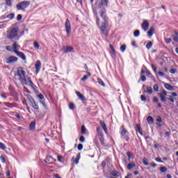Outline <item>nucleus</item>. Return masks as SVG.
I'll list each match as a JSON object with an SVG mask.
<instances>
[{
	"label": "nucleus",
	"instance_id": "obj_1",
	"mask_svg": "<svg viewBox=\"0 0 178 178\" xmlns=\"http://www.w3.org/2000/svg\"><path fill=\"white\" fill-rule=\"evenodd\" d=\"M100 17H102V20L99 19L98 17V13L95 12V16L96 17V23L98 27H99L102 34L104 35H108V26H109V23L108 22V17L106 16V9L103 8L102 10L99 11ZM101 24L99 26V23Z\"/></svg>",
	"mask_w": 178,
	"mask_h": 178
},
{
	"label": "nucleus",
	"instance_id": "obj_2",
	"mask_svg": "<svg viewBox=\"0 0 178 178\" xmlns=\"http://www.w3.org/2000/svg\"><path fill=\"white\" fill-rule=\"evenodd\" d=\"M7 38L8 40H19V28L12 26L7 31Z\"/></svg>",
	"mask_w": 178,
	"mask_h": 178
},
{
	"label": "nucleus",
	"instance_id": "obj_3",
	"mask_svg": "<svg viewBox=\"0 0 178 178\" xmlns=\"http://www.w3.org/2000/svg\"><path fill=\"white\" fill-rule=\"evenodd\" d=\"M17 76L19 77V80L22 84H25V86L29 85V81L26 79V71L22 67L18 68Z\"/></svg>",
	"mask_w": 178,
	"mask_h": 178
},
{
	"label": "nucleus",
	"instance_id": "obj_4",
	"mask_svg": "<svg viewBox=\"0 0 178 178\" xmlns=\"http://www.w3.org/2000/svg\"><path fill=\"white\" fill-rule=\"evenodd\" d=\"M31 2L29 1H24L17 4V10H22L24 12L29 6H30Z\"/></svg>",
	"mask_w": 178,
	"mask_h": 178
},
{
	"label": "nucleus",
	"instance_id": "obj_5",
	"mask_svg": "<svg viewBox=\"0 0 178 178\" xmlns=\"http://www.w3.org/2000/svg\"><path fill=\"white\" fill-rule=\"evenodd\" d=\"M121 129V138L122 140H125V141H129V140H130V137H129V135H127L129 134V131L124 128V125H122Z\"/></svg>",
	"mask_w": 178,
	"mask_h": 178
},
{
	"label": "nucleus",
	"instance_id": "obj_6",
	"mask_svg": "<svg viewBox=\"0 0 178 178\" xmlns=\"http://www.w3.org/2000/svg\"><path fill=\"white\" fill-rule=\"evenodd\" d=\"M65 28L67 33V37H70V33H72V24H70L69 19H66Z\"/></svg>",
	"mask_w": 178,
	"mask_h": 178
},
{
	"label": "nucleus",
	"instance_id": "obj_7",
	"mask_svg": "<svg viewBox=\"0 0 178 178\" xmlns=\"http://www.w3.org/2000/svg\"><path fill=\"white\" fill-rule=\"evenodd\" d=\"M158 95L162 102H166V95H168L166 90H163L161 92H159Z\"/></svg>",
	"mask_w": 178,
	"mask_h": 178
},
{
	"label": "nucleus",
	"instance_id": "obj_8",
	"mask_svg": "<svg viewBox=\"0 0 178 178\" xmlns=\"http://www.w3.org/2000/svg\"><path fill=\"white\" fill-rule=\"evenodd\" d=\"M29 99L31 102L32 108L38 111V109H40V106H38V104L35 102V100H34V99H33V97H29Z\"/></svg>",
	"mask_w": 178,
	"mask_h": 178
},
{
	"label": "nucleus",
	"instance_id": "obj_9",
	"mask_svg": "<svg viewBox=\"0 0 178 178\" xmlns=\"http://www.w3.org/2000/svg\"><path fill=\"white\" fill-rule=\"evenodd\" d=\"M17 57L12 56L6 58V63L8 64L14 63V62H17Z\"/></svg>",
	"mask_w": 178,
	"mask_h": 178
},
{
	"label": "nucleus",
	"instance_id": "obj_10",
	"mask_svg": "<svg viewBox=\"0 0 178 178\" xmlns=\"http://www.w3.org/2000/svg\"><path fill=\"white\" fill-rule=\"evenodd\" d=\"M62 51L64 54H67V52H73V47H66L63 46L62 48Z\"/></svg>",
	"mask_w": 178,
	"mask_h": 178
},
{
	"label": "nucleus",
	"instance_id": "obj_11",
	"mask_svg": "<svg viewBox=\"0 0 178 178\" xmlns=\"http://www.w3.org/2000/svg\"><path fill=\"white\" fill-rule=\"evenodd\" d=\"M141 27L143 30H144V31H147V30H148V28L149 27V22H148L147 20H145L141 24Z\"/></svg>",
	"mask_w": 178,
	"mask_h": 178
},
{
	"label": "nucleus",
	"instance_id": "obj_12",
	"mask_svg": "<svg viewBox=\"0 0 178 178\" xmlns=\"http://www.w3.org/2000/svg\"><path fill=\"white\" fill-rule=\"evenodd\" d=\"M19 49H20V45L17 44V42H14L13 44V50L15 54L19 51Z\"/></svg>",
	"mask_w": 178,
	"mask_h": 178
},
{
	"label": "nucleus",
	"instance_id": "obj_13",
	"mask_svg": "<svg viewBox=\"0 0 178 178\" xmlns=\"http://www.w3.org/2000/svg\"><path fill=\"white\" fill-rule=\"evenodd\" d=\"M45 163H47L48 165H52L54 163V159L51 156H47L46 159L44 160Z\"/></svg>",
	"mask_w": 178,
	"mask_h": 178
},
{
	"label": "nucleus",
	"instance_id": "obj_14",
	"mask_svg": "<svg viewBox=\"0 0 178 178\" xmlns=\"http://www.w3.org/2000/svg\"><path fill=\"white\" fill-rule=\"evenodd\" d=\"M99 123L103 130H104V132L106 133V134H108V127H106V124H105V122L103 120H100Z\"/></svg>",
	"mask_w": 178,
	"mask_h": 178
},
{
	"label": "nucleus",
	"instance_id": "obj_15",
	"mask_svg": "<svg viewBox=\"0 0 178 178\" xmlns=\"http://www.w3.org/2000/svg\"><path fill=\"white\" fill-rule=\"evenodd\" d=\"M35 66L36 69V74H38V73H40V70H41V61L37 60Z\"/></svg>",
	"mask_w": 178,
	"mask_h": 178
},
{
	"label": "nucleus",
	"instance_id": "obj_16",
	"mask_svg": "<svg viewBox=\"0 0 178 178\" xmlns=\"http://www.w3.org/2000/svg\"><path fill=\"white\" fill-rule=\"evenodd\" d=\"M15 54H16L17 56L22 58V60H26V55H24V53H23L22 51H18Z\"/></svg>",
	"mask_w": 178,
	"mask_h": 178
},
{
	"label": "nucleus",
	"instance_id": "obj_17",
	"mask_svg": "<svg viewBox=\"0 0 178 178\" xmlns=\"http://www.w3.org/2000/svg\"><path fill=\"white\" fill-rule=\"evenodd\" d=\"M164 87L168 90V91H173L175 88H173V86L169 83H164Z\"/></svg>",
	"mask_w": 178,
	"mask_h": 178
},
{
	"label": "nucleus",
	"instance_id": "obj_18",
	"mask_svg": "<svg viewBox=\"0 0 178 178\" xmlns=\"http://www.w3.org/2000/svg\"><path fill=\"white\" fill-rule=\"evenodd\" d=\"M76 94L77 97H79V99H81V101H83V102H84L86 101V97H84V95L81 94L80 92L76 91Z\"/></svg>",
	"mask_w": 178,
	"mask_h": 178
},
{
	"label": "nucleus",
	"instance_id": "obj_19",
	"mask_svg": "<svg viewBox=\"0 0 178 178\" xmlns=\"http://www.w3.org/2000/svg\"><path fill=\"white\" fill-rule=\"evenodd\" d=\"M136 133L140 134V136H143V130H141V126L138 124H136Z\"/></svg>",
	"mask_w": 178,
	"mask_h": 178
},
{
	"label": "nucleus",
	"instance_id": "obj_20",
	"mask_svg": "<svg viewBox=\"0 0 178 178\" xmlns=\"http://www.w3.org/2000/svg\"><path fill=\"white\" fill-rule=\"evenodd\" d=\"M155 33V28L152 26L149 30L147 31V35L149 37H152V35Z\"/></svg>",
	"mask_w": 178,
	"mask_h": 178
},
{
	"label": "nucleus",
	"instance_id": "obj_21",
	"mask_svg": "<svg viewBox=\"0 0 178 178\" xmlns=\"http://www.w3.org/2000/svg\"><path fill=\"white\" fill-rule=\"evenodd\" d=\"M87 75H84V76L83 78H81V81H86V80H87L88 79V77H91V73L86 72Z\"/></svg>",
	"mask_w": 178,
	"mask_h": 178
},
{
	"label": "nucleus",
	"instance_id": "obj_22",
	"mask_svg": "<svg viewBox=\"0 0 178 178\" xmlns=\"http://www.w3.org/2000/svg\"><path fill=\"white\" fill-rule=\"evenodd\" d=\"M133 168H136V163H129L127 165L128 170H131V169H133Z\"/></svg>",
	"mask_w": 178,
	"mask_h": 178
},
{
	"label": "nucleus",
	"instance_id": "obj_23",
	"mask_svg": "<svg viewBox=\"0 0 178 178\" xmlns=\"http://www.w3.org/2000/svg\"><path fill=\"white\" fill-rule=\"evenodd\" d=\"M97 83L102 87H106L105 83H104V81L100 78H97Z\"/></svg>",
	"mask_w": 178,
	"mask_h": 178
},
{
	"label": "nucleus",
	"instance_id": "obj_24",
	"mask_svg": "<svg viewBox=\"0 0 178 178\" xmlns=\"http://www.w3.org/2000/svg\"><path fill=\"white\" fill-rule=\"evenodd\" d=\"M28 84L32 88H34V83H33V81H31V78L27 79Z\"/></svg>",
	"mask_w": 178,
	"mask_h": 178
},
{
	"label": "nucleus",
	"instance_id": "obj_25",
	"mask_svg": "<svg viewBox=\"0 0 178 178\" xmlns=\"http://www.w3.org/2000/svg\"><path fill=\"white\" fill-rule=\"evenodd\" d=\"M111 175H112V176H114L115 177H119V176H120L119 172L118 170L111 172Z\"/></svg>",
	"mask_w": 178,
	"mask_h": 178
},
{
	"label": "nucleus",
	"instance_id": "obj_26",
	"mask_svg": "<svg viewBox=\"0 0 178 178\" xmlns=\"http://www.w3.org/2000/svg\"><path fill=\"white\" fill-rule=\"evenodd\" d=\"M108 2H109V0H101L102 6H108Z\"/></svg>",
	"mask_w": 178,
	"mask_h": 178
},
{
	"label": "nucleus",
	"instance_id": "obj_27",
	"mask_svg": "<svg viewBox=\"0 0 178 178\" xmlns=\"http://www.w3.org/2000/svg\"><path fill=\"white\" fill-rule=\"evenodd\" d=\"M143 164H144L145 166H148V165H149V163H148V159L146 158V157H144V158H143Z\"/></svg>",
	"mask_w": 178,
	"mask_h": 178
},
{
	"label": "nucleus",
	"instance_id": "obj_28",
	"mask_svg": "<svg viewBox=\"0 0 178 178\" xmlns=\"http://www.w3.org/2000/svg\"><path fill=\"white\" fill-rule=\"evenodd\" d=\"M147 122L149 124H152V123H154V118H152L151 116L147 117Z\"/></svg>",
	"mask_w": 178,
	"mask_h": 178
},
{
	"label": "nucleus",
	"instance_id": "obj_29",
	"mask_svg": "<svg viewBox=\"0 0 178 178\" xmlns=\"http://www.w3.org/2000/svg\"><path fill=\"white\" fill-rule=\"evenodd\" d=\"M86 131H87V129H86V127L83 125L81 129V133L82 134H86Z\"/></svg>",
	"mask_w": 178,
	"mask_h": 178
},
{
	"label": "nucleus",
	"instance_id": "obj_30",
	"mask_svg": "<svg viewBox=\"0 0 178 178\" xmlns=\"http://www.w3.org/2000/svg\"><path fill=\"white\" fill-rule=\"evenodd\" d=\"M99 137H100L99 138V141H100L102 145H104V144H105V142H104L105 139L104 138V135H102Z\"/></svg>",
	"mask_w": 178,
	"mask_h": 178
},
{
	"label": "nucleus",
	"instance_id": "obj_31",
	"mask_svg": "<svg viewBox=\"0 0 178 178\" xmlns=\"http://www.w3.org/2000/svg\"><path fill=\"white\" fill-rule=\"evenodd\" d=\"M30 129L31 130H34L35 129V122H32L30 125H29Z\"/></svg>",
	"mask_w": 178,
	"mask_h": 178
},
{
	"label": "nucleus",
	"instance_id": "obj_32",
	"mask_svg": "<svg viewBox=\"0 0 178 178\" xmlns=\"http://www.w3.org/2000/svg\"><path fill=\"white\" fill-rule=\"evenodd\" d=\"M79 161V159H74V157L72 158V162H74L76 165H78Z\"/></svg>",
	"mask_w": 178,
	"mask_h": 178
},
{
	"label": "nucleus",
	"instance_id": "obj_33",
	"mask_svg": "<svg viewBox=\"0 0 178 178\" xmlns=\"http://www.w3.org/2000/svg\"><path fill=\"white\" fill-rule=\"evenodd\" d=\"M33 47L35 48V49H40V44L37 42H34Z\"/></svg>",
	"mask_w": 178,
	"mask_h": 178
},
{
	"label": "nucleus",
	"instance_id": "obj_34",
	"mask_svg": "<svg viewBox=\"0 0 178 178\" xmlns=\"http://www.w3.org/2000/svg\"><path fill=\"white\" fill-rule=\"evenodd\" d=\"M134 37H139L140 36V31L139 30H136L134 32Z\"/></svg>",
	"mask_w": 178,
	"mask_h": 178
},
{
	"label": "nucleus",
	"instance_id": "obj_35",
	"mask_svg": "<svg viewBox=\"0 0 178 178\" xmlns=\"http://www.w3.org/2000/svg\"><path fill=\"white\" fill-rule=\"evenodd\" d=\"M152 47V42H149L147 44H146V48L147 49H150Z\"/></svg>",
	"mask_w": 178,
	"mask_h": 178
},
{
	"label": "nucleus",
	"instance_id": "obj_36",
	"mask_svg": "<svg viewBox=\"0 0 178 178\" xmlns=\"http://www.w3.org/2000/svg\"><path fill=\"white\" fill-rule=\"evenodd\" d=\"M126 48H127L126 44H122V45L120 47V51H121V52H124V51H126Z\"/></svg>",
	"mask_w": 178,
	"mask_h": 178
},
{
	"label": "nucleus",
	"instance_id": "obj_37",
	"mask_svg": "<svg viewBox=\"0 0 178 178\" xmlns=\"http://www.w3.org/2000/svg\"><path fill=\"white\" fill-rule=\"evenodd\" d=\"M160 170L162 173H165V172H168V168L166 167H161Z\"/></svg>",
	"mask_w": 178,
	"mask_h": 178
},
{
	"label": "nucleus",
	"instance_id": "obj_38",
	"mask_svg": "<svg viewBox=\"0 0 178 178\" xmlns=\"http://www.w3.org/2000/svg\"><path fill=\"white\" fill-rule=\"evenodd\" d=\"M7 6H12V0H5Z\"/></svg>",
	"mask_w": 178,
	"mask_h": 178
},
{
	"label": "nucleus",
	"instance_id": "obj_39",
	"mask_svg": "<svg viewBox=\"0 0 178 178\" xmlns=\"http://www.w3.org/2000/svg\"><path fill=\"white\" fill-rule=\"evenodd\" d=\"M0 149H6V146L5 145V144H3L1 142H0Z\"/></svg>",
	"mask_w": 178,
	"mask_h": 178
},
{
	"label": "nucleus",
	"instance_id": "obj_40",
	"mask_svg": "<svg viewBox=\"0 0 178 178\" xmlns=\"http://www.w3.org/2000/svg\"><path fill=\"white\" fill-rule=\"evenodd\" d=\"M7 17L8 18V19H14L15 18V14H13V13H11V14H8V15H7Z\"/></svg>",
	"mask_w": 178,
	"mask_h": 178
},
{
	"label": "nucleus",
	"instance_id": "obj_41",
	"mask_svg": "<svg viewBox=\"0 0 178 178\" xmlns=\"http://www.w3.org/2000/svg\"><path fill=\"white\" fill-rule=\"evenodd\" d=\"M97 134L98 136H104V134H102V131H101V129L99 128H97Z\"/></svg>",
	"mask_w": 178,
	"mask_h": 178
},
{
	"label": "nucleus",
	"instance_id": "obj_42",
	"mask_svg": "<svg viewBox=\"0 0 178 178\" xmlns=\"http://www.w3.org/2000/svg\"><path fill=\"white\" fill-rule=\"evenodd\" d=\"M147 92H148L149 94H152V88L147 87Z\"/></svg>",
	"mask_w": 178,
	"mask_h": 178
},
{
	"label": "nucleus",
	"instance_id": "obj_43",
	"mask_svg": "<svg viewBox=\"0 0 178 178\" xmlns=\"http://www.w3.org/2000/svg\"><path fill=\"white\" fill-rule=\"evenodd\" d=\"M4 105H6L8 108H13V104L10 103H4Z\"/></svg>",
	"mask_w": 178,
	"mask_h": 178
},
{
	"label": "nucleus",
	"instance_id": "obj_44",
	"mask_svg": "<svg viewBox=\"0 0 178 178\" xmlns=\"http://www.w3.org/2000/svg\"><path fill=\"white\" fill-rule=\"evenodd\" d=\"M140 99L141 101H143V102H145V101H147V98L145 97V96L144 95H142L140 96Z\"/></svg>",
	"mask_w": 178,
	"mask_h": 178
},
{
	"label": "nucleus",
	"instance_id": "obj_45",
	"mask_svg": "<svg viewBox=\"0 0 178 178\" xmlns=\"http://www.w3.org/2000/svg\"><path fill=\"white\" fill-rule=\"evenodd\" d=\"M79 141L81 142V143H84L85 141H86V138L84 137V136H81L80 138H79Z\"/></svg>",
	"mask_w": 178,
	"mask_h": 178
},
{
	"label": "nucleus",
	"instance_id": "obj_46",
	"mask_svg": "<svg viewBox=\"0 0 178 178\" xmlns=\"http://www.w3.org/2000/svg\"><path fill=\"white\" fill-rule=\"evenodd\" d=\"M127 156H128V161H130V159H131V153L130 152H127Z\"/></svg>",
	"mask_w": 178,
	"mask_h": 178
},
{
	"label": "nucleus",
	"instance_id": "obj_47",
	"mask_svg": "<svg viewBox=\"0 0 178 178\" xmlns=\"http://www.w3.org/2000/svg\"><path fill=\"white\" fill-rule=\"evenodd\" d=\"M153 90H154V91H159V86H158V85H154L153 86Z\"/></svg>",
	"mask_w": 178,
	"mask_h": 178
},
{
	"label": "nucleus",
	"instance_id": "obj_48",
	"mask_svg": "<svg viewBox=\"0 0 178 178\" xmlns=\"http://www.w3.org/2000/svg\"><path fill=\"white\" fill-rule=\"evenodd\" d=\"M69 108H70V109H74L75 108L74 104L70 103L69 104Z\"/></svg>",
	"mask_w": 178,
	"mask_h": 178
},
{
	"label": "nucleus",
	"instance_id": "obj_49",
	"mask_svg": "<svg viewBox=\"0 0 178 178\" xmlns=\"http://www.w3.org/2000/svg\"><path fill=\"white\" fill-rule=\"evenodd\" d=\"M165 41L166 44H170V42H172V38L165 39Z\"/></svg>",
	"mask_w": 178,
	"mask_h": 178
},
{
	"label": "nucleus",
	"instance_id": "obj_50",
	"mask_svg": "<svg viewBox=\"0 0 178 178\" xmlns=\"http://www.w3.org/2000/svg\"><path fill=\"white\" fill-rule=\"evenodd\" d=\"M110 48L112 51L113 55H115V49L113 48V46L112 44H110Z\"/></svg>",
	"mask_w": 178,
	"mask_h": 178
},
{
	"label": "nucleus",
	"instance_id": "obj_51",
	"mask_svg": "<svg viewBox=\"0 0 178 178\" xmlns=\"http://www.w3.org/2000/svg\"><path fill=\"white\" fill-rule=\"evenodd\" d=\"M140 80H142V81H145V80H147V78L145 77V76L141 75Z\"/></svg>",
	"mask_w": 178,
	"mask_h": 178
},
{
	"label": "nucleus",
	"instance_id": "obj_52",
	"mask_svg": "<svg viewBox=\"0 0 178 178\" xmlns=\"http://www.w3.org/2000/svg\"><path fill=\"white\" fill-rule=\"evenodd\" d=\"M170 134H171L170 131H165V137H170Z\"/></svg>",
	"mask_w": 178,
	"mask_h": 178
},
{
	"label": "nucleus",
	"instance_id": "obj_53",
	"mask_svg": "<svg viewBox=\"0 0 178 178\" xmlns=\"http://www.w3.org/2000/svg\"><path fill=\"white\" fill-rule=\"evenodd\" d=\"M6 49H7L9 52H12V47L10 46H7Z\"/></svg>",
	"mask_w": 178,
	"mask_h": 178
},
{
	"label": "nucleus",
	"instance_id": "obj_54",
	"mask_svg": "<svg viewBox=\"0 0 178 178\" xmlns=\"http://www.w3.org/2000/svg\"><path fill=\"white\" fill-rule=\"evenodd\" d=\"M78 149L79 151H81V149H83V144H79L78 145Z\"/></svg>",
	"mask_w": 178,
	"mask_h": 178
},
{
	"label": "nucleus",
	"instance_id": "obj_55",
	"mask_svg": "<svg viewBox=\"0 0 178 178\" xmlns=\"http://www.w3.org/2000/svg\"><path fill=\"white\" fill-rule=\"evenodd\" d=\"M155 161H156V162H159V163L163 162V161H162V159H161V158H159V157L156 158V159H155Z\"/></svg>",
	"mask_w": 178,
	"mask_h": 178
},
{
	"label": "nucleus",
	"instance_id": "obj_56",
	"mask_svg": "<svg viewBox=\"0 0 178 178\" xmlns=\"http://www.w3.org/2000/svg\"><path fill=\"white\" fill-rule=\"evenodd\" d=\"M23 18V16L22 15H18L17 17V20L20 21Z\"/></svg>",
	"mask_w": 178,
	"mask_h": 178
},
{
	"label": "nucleus",
	"instance_id": "obj_57",
	"mask_svg": "<svg viewBox=\"0 0 178 178\" xmlns=\"http://www.w3.org/2000/svg\"><path fill=\"white\" fill-rule=\"evenodd\" d=\"M170 73H171V74H175V73H176V70H175V69H171L170 70Z\"/></svg>",
	"mask_w": 178,
	"mask_h": 178
},
{
	"label": "nucleus",
	"instance_id": "obj_58",
	"mask_svg": "<svg viewBox=\"0 0 178 178\" xmlns=\"http://www.w3.org/2000/svg\"><path fill=\"white\" fill-rule=\"evenodd\" d=\"M38 97L40 99H44V95L42 94H39Z\"/></svg>",
	"mask_w": 178,
	"mask_h": 178
},
{
	"label": "nucleus",
	"instance_id": "obj_59",
	"mask_svg": "<svg viewBox=\"0 0 178 178\" xmlns=\"http://www.w3.org/2000/svg\"><path fill=\"white\" fill-rule=\"evenodd\" d=\"M158 74L160 75L161 77H163V76H165V73H163V72H161V71H159V72H158Z\"/></svg>",
	"mask_w": 178,
	"mask_h": 178
},
{
	"label": "nucleus",
	"instance_id": "obj_60",
	"mask_svg": "<svg viewBox=\"0 0 178 178\" xmlns=\"http://www.w3.org/2000/svg\"><path fill=\"white\" fill-rule=\"evenodd\" d=\"M152 67L154 72H155V73H156V66H155L154 64H152Z\"/></svg>",
	"mask_w": 178,
	"mask_h": 178
},
{
	"label": "nucleus",
	"instance_id": "obj_61",
	"mask_svg": "<svg viewBox=\"0 0 178 178\" xmlns=\"http://www.w3.org/2000/svg\"><path fill=\"white\" fill-rule=\"evenodd\" d=\"M153 99H154V102H156V103L159 102V99H158V97H154Z\"/></svg>",
	"mask_w": 178,
	"mask_h": 178
},
{
	"label": "nucleus",
	"instance_id": "obj_62",
	"mask_svg": "<svg viewBox=\"0 0 178 178\" xmlns=\"http://www.w3.org/2000/svg\"><path fill=\"white\" fill-rule=\"evenodd\" d=\"M156 121L159 122V123H161V122H162V118L159 116V117L157 118Z\"/></svg>",
	"mask_w": 178,
	"mask_h": 178
},
{
	"label": "nucleus",
	"instance_id": "obj_63",
	"mask_svg": "<svg viewBox=\"0 0 178 178\" xmlns=\"http://www.w3.org/2000/svg\"><path fill=\"white\" fill-rule=\"evenodd\" d=\"M0 159L2 161L3 163H5V157H3V156H1Z\"/></svg>",
	"mask_w": 178,
	"mask_h": 178
},
{
	"label": "nucleus",
	"instance_id": "obj_64",
	"mask_svg": "<svg viewBox=\"0 0 178 178\" xmlns=\"http://www.w3.org/2000/svg\"><path fill=\"white\" fill-rule=\"evenodd\" d=\"M40 104H42V105H43V106H45V101L40 100Z\"/></svg>",
	"mask_w": 178,
	"mask_h": 178
}]
</instances>
